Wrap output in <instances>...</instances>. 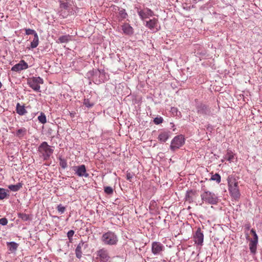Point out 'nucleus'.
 Masks as SVG:
<instances>
[{
  "instance_id": "45",
  "label": "nucleus",
  "mask_w": 262,
  "mask_h": 262,
  "mask_svg": "<svg viewBox=\"0 0 262 262\" xmlns=\"http://www.w3.org/2000/svg\"><path fill=\"white\" fill-rule=\"evenodd\" d=\"M251 232L252 233L253 236H254V235L257 234L255 231L253 229H251Z\"/></svg>"
},
{
  "instance_id": "42",
  "label": "nucleus",
  "mask_w": 262,
  "mask_h": 262,
  "mask_svg": "<svg viewBox=\"0 0 262 262\" xmlns=\"http://www.w3.org/2000/svg\"><path fill=\"white\" fill-rule=\"evenodd\" d=\"M8 224V220L6 218L3 217L0 219V224L5 226Z\"/></svg>"
},
{
  "instance_id": "5",
  "label": "nucleus",
  "mask_w": 262,
  "mask_h": 262,
  "mask_svg": "<svg viewBox=\"0 0 262 262\" xmlns=\"http://www.w3.org/2000/svg\"><path fill=\"white\" fill-rule=\"evenodd\" d=\"M101 241L105 245H115L118 242V237L114 232L108 231L103 234Z\"/></svg>"
},
{
  "instance_id": "39",
  "label": "nucleus",
  "mask_w": 262,
  "mask_h": 262,
  "mask_svg": "<svg viewBox=\"0 0 262 262\" xmlns=\"http://www.w3.org/2000/svg\"><path fill=\"white\" fill-rule=\"evenodd\" d=\"M25 31L27 35H33L35 36V33H37L34 30L31 29H26Z\"/></svg>"
},
{
  "instance_id": "41",
  "label": "nucleus",
  "mask_w": 262,
  "mask_h": 262,
  "mask_svg": "<svg viewBox=\"0 0 262 262\" xmlns=\"http://www.w3.org/2000/svg\"><path fill=\"white\" fill-rule=\"evenodd\" d=\"M60 165L62 168H66L67 167V163L66 161L64 160L61 159L60 162Z\"/></svg>"
},
{
  "instance_id": "46",
  "label": "nucleus",
  "mask_w": 262,
  "mask_h": 262,
  "mask_svg": "<svg viewBox=\"0 0 262 262\" xmlns=\"http://www.w3.org/2000/svg\"><path fill=\"white\" fill-rule=\"evenodd\" d=\"M251 232L252 233L253 236H254V235L257 234L255 231L253 229H251Z\"/></svg>"
},
{
  "instance_id": "7",
  "label": "nucleus",
  "mask_w": 262,
  "mask_h": 262,
  "mask_svg": "<svg viewBox=\"0 0 262 262\" xmlns=\"http://www.w3.org/2000/svg\"><path fill=\"white\" fill-rule=\"evenodd\" d=\"M197 113L204 116H213L215 114L214 108L203 103H200L196 106Z\"/></svg>"
},
{
  "instance_id": "44",
  "label": "nucleus",
  "mask_w": 262,
  "mask_h": 262,
  "mask_svg": "<svg viewBox=\"0 0 262 262\" xmlns=\"http://www.w3.org/2000/svg\"><path fill=\"white\" fill-rule=\"evenodd\" d=\"M250 241L258 243V236L257 234L254 235L253 238L251 239Z\"/></svg>"
},
{
  "instance_id": "21",
  "label": "nucleus",
  "mask_w": 262,
  "mask_h": 262,
  "mask_svg": "<svg viewBox=\"0 0 262 262\" xmlns=\"http://www.w3.org/2000/svg\"><path fill=\"white\" fill-rule=\"evenodd\" d=\"M7 245L9 250L12 253L15 252L18 247V244L14 242H7Z\"/></svg>"
},
{
  "instance_id": "43",
  "label": "nucleus",
  "mask_w": 262,
  "mask_h": 262,
  "mask_svg": "<svg viewBox=\"0 0 262 262\" xmlns=\"http://www.w3.org/2000/svg\"><path fill=\"white\" fill-rule=\"evenodd\" d=\"M133 177V174L130 172H127L126 174V179L131 181Z\"/></svg>"
},
{
  "instance_id": "17",
  "label": "nucleus",
  "mask_w": 262,
  "mask_h": 262,
  "mask_svg": "<svg viewBox=\"0 0 262 262\" xmlns=\"http://www.w3.org/2000/svg\"><path fill=\"white\" fill-rule=\"evenodd\" d=\"M158 23L159 21L157 18H153L146 21L145 26L150 30H154L155 29L158 31L159 30V29L157 28Z\"/></svg>"
},
{
  "instance_id": "3",
  "label": "nucleus",
  "mask_w": 262,
  "mask_h": 262,
  "mask_svg": "<svg viewBox=\"0 0 262 262\" xmlns=\"http://www.w3.org/2000/svg\"><path fill=\"white\" fill-rule=\"evenodd\" d=\"M201 198L203 202L210 205H216L219 201L216 194L207 190L201 193Z\"/></svg>"
},
{
  "instance_id": "25",
  "label": "nucleus",
  "mask_w": 262,
  "mask_h": 262,
  "mask_svg": "<svg viewBox=\"0 0 262 262\" xmlns=\"http://www.w3.org/2000/svg\"><path fill=\"white\" fill-rule=\"evenodd\" d=\"M71 39V36L70 35H65L61 36L58 38V42L67 43Z\"/></svg>"
},
{
  "instance_id": "36",
  "label": "nucleus",
  "mask_w": 262,
  "mask_h": 262,
  "mask_svg": "<svg viewBox=\"0 0 262 262\" xmlns=\"http://www.w3.org/2000/svg\"><path fill=\"white\" fill-rule=\"evenodd\" d=\"M57 211L60 213L62 214L66 210V207L62 206L61 204H59L57 207Z\"/></svg>"
},
{
  "instance_id": "26",
  "label": "nucleus",
  "mask_w": 262,
  "mask_h": 262,
  "mask_svg": "<svg viewBox=\"0 0 262 262\" xmlns=\"http://www.w3.org/2000/svg\"><path fill=\"white\" fill-rule=\"evenodd\" d=\"M8 190L0 188V200L7 198L9 196V194L8 193Z\"/></svg>"
},
{
  "instance_id": "29",
  "label": "nucleus",
  "mask_w": 262,
  "mask_h": 262,
  "mask_svg": "<svg viewBox=\"0 0 262 262\" xmlns=\"http://www.w3.org/2000/svg\"><path fill=\"white\" fill-rule=\"evenodd\" d=\"M39 39L37 33H35V36H34V38L33 40L31 42L30 47L31 48L34 49L37 47L38 45Z\"/></svg>"
},
{
  "instance_id": "12",
  "label": "nucleus",
  "mask_w": 262,
  "mask_h": 262,
  "mask_svg": "<svg viewBox=\"0 0 262 262\" xmlns=\"http://www.w3.org/2000/svg\"><path fill=\"white\" fill-rule=\"evenodd\" d=\"M73 169L75 174L80 177H84L88 178L89 174L86 172L85 166L83 164L77 166H74Z\"/></svg>"
},
{
  "instance_id": "18",
  "label": "nucleus",
  "mask_w": 262,
  "mask_h": 262,
  "mask_svg": "<svg viewBox=\"0 0 262 262\" xmlns=\"http://www.w3.org/2000/svg\"><path fill=\"white\" fill-rule=\"evenodd\" d=\"M84 247V248L86 247V245L84 244V243L81 241L76 248L75 249V254L76 257L80 259L82 257V248Z\"/></svg>"
},
{
  "instance_id": "35",
  "label": "nucleus",
  "mask_w": 262,
  "mask_h": 262,
  "mask_svg": "<svg viewBox=\"0 0 262 262\" xmlns=\"http://www.w3.org/2000/svg\"><path fill=\"white\" fill-rule=\"evenodd\" d=\"M104 192L107 194H112L113 193V189L110 186H106L104 189Z\"/></svg>"
},
{
  "instance_id": "33",
  "label": "nucleus",
  "mask_w": 262,
  "mask_h": 262,
  "mask_svg": "<svg viewBox=\"0 0 262 262\" xmlns=\"http://www.w3.org/2000/svg\"><path fill=\"white\" fill-rule=\"evenodd\" d=\"M83 104L88 108H91L93 107L94 103L91 102L89 99H84L83 100Z\"/></svg>"
},
{
  "instance_id": "14",
  "label": "nucleus",
  "mask_w": 262,
  "mask_h": 262,
  "mask_svg": "<svg viewBox=\"0 0 262 262\" xmlns=\"http://www.w3.org/2000/svg\"><path fill=\"white\" fill-rule=\"evenodd\" d=\"M195 243L202 245L204 241V234L200 228H198L194 235Z\"/></svg>"
},
{
  "instance_id": "47",
  "label": "nucleus",
  "mask_w": 262,
  "mask_h": 262,
  "mask_svg": "<svg viewBox=\"0 0 262 262\" xmlns=\"http://www.w3.org/2000/svg\"><path fill=\"white\" fill-rule=\"evenodd\" d=\"M2 84L1 83V82L0 81V89L2 88Z\"/></svg>"
},
{
  "instance_id": "11",
  "label": "nucleus",
  "mask_w": 262,
  "mask_h": 262,
  "mask_svg": "<svg viewBox=\"0 0 262 262\" xmlns=\"http://www.w3.org/2000/svg\"><path fill=\"white\" fill-rule=\"evenodd\" d=\"M164 249L163 245L160 242H154L152 243L151 251L155 255H161Z\"/></svg>"
},
{
  "instance_id": "16",
  "label": "nucleus",
  "mask_w": 262,
  "mask_h": 262,
  "mask_svg": "<svg viewBox=\"0 0 262 262\" xmlns=\"http://www.w3.org/2000/svg\"><path fill=\"white\" fill-rule=\"evenodd\" d=\"M28 68V65L24 60H21L18 63L16 64L11 68V70L15 72H19L26 70Z\"/></svg>"
},
{
  "instance_id": "23",
  "label": "nucleus",
  "mask_w": 262,
  "mask_h": 262,
  "mask_svg": "<svg viewBox=\"0 0 262 262\" xmlns=\"http://www.w3.org/2000/svg\"><path fill=\"white\" fill-rule=\"evenodd\" d=\"M23 186V184L18 183L15 185H10L8 186V188L12 191L16 192L18 191Z\"/></svg>"
},
{
  "instance_id": "40",
  "label": "nucleus",
  "mask_w": 262,
  "mask_h": 262,
  "mask_svg": "<svg viewBox=\"0 0 262 262\" xmlns=\"http://www.w3.org/2000/svg\"><path fill=\"white\" fill-rule=\"evenodd\" d=\"M74 231L72 230H69L68 231V232L67 233V237H68L69 240L71 241L72 239V237L74 234Z\"/></svg>"
},
{
  "instance_id": "2",
  "label": "nucleus",
  "mask_w": 262,
  "mask_h": 262,
  "mask_svg": "<svg viewBox=\"0 0 262 262\" xmlns=\"http://www.w3.org/2000/svg\"><path fill=\"white\" fill-rule=\"evenodd\" d=\"M228 190L231 196L234 200H237L241 196L238 188V182L232 177L229 176L227 178Z\"/></svg>"
},
{
  "instance_id": "37",
  "label": "nucleus",
  "mask_w": 262,
  "mask_h": 262,
  "mask_svg": "<svg viewBox=\"0 0 262 262\" xmlns=\"http://www.w3.org/2000/svg\"><path fill=\"white\" fill-rule=\"evenodd\" d=\"M163 121V119L162 118V117H156L154 119V122L155 124H160V123H162Z\"/></svg>"
},
{
  "instance_id": "8",
  "label": "nucleus",
  "mask_w": 262,
  "mask_h": 262,
  "mask_svg": "<svg viewBox=\"0 0 262 262\" xmlns=\"http://www.w3.org/2000/svg\"><path fill=\"white\" fill-rule=\"evenodd\" d=\"M27 83L34 91L40 92V84L43 83V80L40 77H33L28 79Z\"/></svg>"
},
{
  "instance_id": "9",
  "label": "nucleus",
  "mask_w": 262,
  "mask_h": 262,
  "mask_svg": "<svg viewBox=\"0 0 262 262\" xmlns=\"http://www.w3.org/2000/svg\"><path fill=\"white\" fill-rule=\"evenodd\" d=\"M110 258L107 250L103 248L98 250L96 253L97 262H107Z\"/></svg>"
},
{
  "instance_id": "13",
  "label": "nucleus",
  "mask_w": 262,
  "mask_h": 262,
  "mask_svg": "<svg viewBox=\"0 0 262 262\" xmlns=\"http://www.w3.org/2000/svg\"><path fill=\"white\" fill-rule=\"evenodd\" d=\"M172 133L168 130H162L158 136V139L160 143L165 142L171 136Z\"/></svg>"
},
{
  "instance_id": "22",
  "label": "nucleus",
  "mask_w": 262,
  "mask_h": 262,
  "mask_svg": "<svg viewBox=\"0 0 262 262\" xmlns=\"http://www.w3.org/2000/svg\"><path fill=\"white\" fill-rule=\"evenodd\" d=\"M27 133V129L25 127H21L17 129L15 136L19 138L23 137Z\"/></svg>"
},
{
  "instance_id": "30",
  "label": "nucleus",
  "mask_w": 262,
  "mask_h": 262,
  "mask_svg": "<svg viewBox=\"0 0 262 262\" xmlns=\"http://www.w3.org/2000/svg\"><path fill=\"white\" fill-rule=\"evenodd\" d=\"M234 154L231 151H228L227 154L225 155L224 157L225 160H227L229 162H232L234 159Z\"/></svg>"
},
{
  "instance_id": "32",
  "label": "nucleus",
  "mask_w": 262,
  "mask_h": 262,
  "mask_svg": "<svg viewBox=\"0 0 262 262\" xmlns=\"http://www.w3.org/2000/svg\"><path fill=\"white\" fill-rule=\"evenodd\" d=\"M210 180L215 181L217 183L219 184L221 181V177L219 174L215 173L211 176Z\"/></svg>"
},
{
  "instance_id": "38",
  "label": "nucleus",
  "mask_w": 262,
  "mask_h": 262,
  "mask_svg": "<svg viewBox=\"0 0 262 262\" xmlns=\"http://www.w3.org/2000/svg\"><path fill=\"white\" fill-rule=\"evenodd\" d=\"M170 112L173 116H178V113L180 114V112H178L177 108L175 107H171Z\"/></svg>"
},
{
  "instance_id": "15",
  "label": "nucleus",
  "mask_w": 262,
  "mask_h": 262,
  "mask_svg": "<svg viewBox=\"0 0 262 262\" xmlns=\"http://www.w3.org/2000/svg\"><path fill=\"white\" fill-rule=\"evenodd\" d=\"M112 10L115 12H118V18L119 20H122L126 18L127 16V14L124 9L120 8L117 6H114Z\"/></svg>"
},
{
  "instance_id": "31",
  "label": "nucleus",
  "mask_w": 262,
  "mask_h": 262,
  "mask_svg": "<svg viewBox=\"0 0 262 262\" xmlns=\"http://www.w3.org/2000/svg\"><path fill=\"white\" fill-rule=\"evenodd\" d=\"M38 120L41 124H45L47 122V118L43 113H41L40 115L38 116Z\"/></svg>"
},
{
  "instance_id": "28",
  "label": "nucleus",
  "mask_w": 262,
  "mask_h": 262,
  "mask_svg": "<svg viewBox=\"0 0 262 262\" xmlns=\"http://www.w3.org/2000/svg\"><path fill=\"white\" fill-rule=\"evenodd\" d=\"M18 217L23 221H29L31 220L30 215L25 213H18Z\"/></svg>"
},
{
  "instance_id": "24",
  "label": "nucleus",
  "mask_w": 262,
  "mask_h": 262,
  "mask_svg": "<svg viewBox=\"0 0 262 262\" xmlns=\"http://www.w3.org/2000/svg\"><path fill=\"white\" fill-rule=\"evenodd\" d=\"M258 243L252 242L250 241L249 249L252 254H255L256 252L257 245Z\"/></svg>"
},
{
  "instance_id": "10",
  "label": "nucleus",
  "mask_w": 262,
  "mask_h": 262,
  "mask_svg": "<svg viewBox=\"0 0 262 262\" xmlns=\"http://www.w3.org/2000/svg\"><path fill=\"white\" fill-rule=\"evenodd\" d=\"M137 13L142 20L152 16L154 15V12L148 8L144 9H138Z\"/></svg>"
},
{
  "instance_id": "27",
  "label": "nucleus",
  "mask_w": 262,
  "mask_h": 262,
  "mask_svg": "<svg viewBox=\"0 0 262 262\" xmlns=\"http://www.w3.org/2000/svg\"><path fill=\"white\" fill-rule=\"evenodd\" d=\"M194 195V192L192 190L187 191L185 195L186 201L188 202L189 203H191L193 202V196Z\"/></svg>"
},
{
  "instance_id": "6",
  "label": "nucleus",
  "mask_w": 262,
  "mask_h": 262,
  "mask_svg": "<svg viewBox=\"0 0 262 262\" xmlns=\"http://www.w3.org/2000/svg\"><path fill=\"white\" fill-rule=\"evenodd\" d=\"M185 142V139L184 136L183 135H179L175 136L171 141L170 145L169 146L170 149L174 152L177 149L182 147Z\"/></svg>"
},
{
  "instance_id": "20",
  "label": "nucleus",
  "mask_w": 262,
  "mask_h": 262,
  "mask_svg": "<svg viewBox=\"0 0 262 262\" xmlns=\"http://www.w3.org/2000/svg\"><path fill=\"white\" fill-rule=\"evenodd\" d=\"M16 113L20 116H23L27 113L25 106L21 105L19 103L16 104Z\"/></svg>"
},
{
  "instance_id": "1",
  "label": "nucleus",
  "mask_w": 262,
  "mask_h": 262,
  "mask_svg": "<svg viewBox=\"0 0 262 262\" xmlns=\"http://www.w3.org/2000/svg\"><path fill=\"white\" fill-rule=\"evenodd\" d=\"M87 76L95 84H99L107 79V76L103 70H93L88 73Z\"/></svg>"
},
{
  "instance_id": "19",
  "label": "nucleus",
  "mask_w": 262,
  "mask_h": 262,
  "mask_svg": "<svg viewBox=\"0 0 262 262\" xmlns=\"http://www.w3.org/2000/svg\"><path fill=\"white\" fill-rule=\"evenodd\" d=\"M122 30L126 35H132L134 31L133 28L128 24H124L122 26Z\"/></svg>"
},
{
  "instance_id": "4",
  "label": "nucleus",
  "mask_w": 262,
  "mask_h": 262,
  "mask_svg": "<svg viewBox=\"0 0 262 262\" xmlns=\"http://www.w3.org/2000/svg\"><path fill=\"white\" fill-rule=\"evenodd\" d=\"M38 151L43 160H48L53 152L52 149L47 142H42L38 146Z\"/></svg>"
},
{
  "instance_id": "34",
  "label": "nucleus",
  "mask_w": 262,
  "mask_h": 262,
  "mask_svg": "<svg viewBox=\"0 0 262 262\" xmlns=\"http://www.w3.org/2000/svg\"><path fill=\"white\" fill-rule=\"evenodd\" d=\"M70 4L67 2L61 3L60 5V8L65 10H68L70 8Z\"/></svg>"
}]
</instances>
